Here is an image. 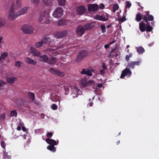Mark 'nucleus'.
I'll return each instance as SVG.
<instances>
[{
    "mask_svg": "<svg viewBox=\"0 0 159 159\" xmlns=\"http://www.w3.org/2000/svg\"><path fill=\"white\" fill-rule=\"evenodd\" d=\"M22 130H23V131H26V129L25 127H22Z\"/></svg>",
    "mask_w": 159,
    "mask_h": 159,
    "instance_id": "nucleus-61",
    "label": "nucleus"
},
{
    "mask_svg": "<svg viewBox=\"0 0 159 159\" xmlns=\"http://www.w3.org/2000/svg\"><path fill=\"white\" fill-rule=\"evenodd\" d=\"M43 2L48 6H50L52 4V0H43Z\"/></svg>",
    "mask_w": 159,
    "mask_h": 159,
    "instance_id": "nucleus-35",
    "label": "nucleus"
},
{
    "mask_svg": "<svg viewBox=\"0 0 159 159\" xmlns=\"http://www.w3.org/2000/svg\"><path fill=\"white\" fill-rule=\"evenodd\" d=\"M119 5L117 4H114L113 6V12H115L116 11L118 10L119 9Z\"/></svg>",
    "mask_w": 159,
    "mask_h": 159,
    "instance_id": "nucleus-45",
    "label": "nucleus"
},
{
    "mask_svg": "<svg viewBox=\"0 0 159 159\" xmlns=\"http://www.w3.org/2000/svg\"><path fill=\"white\" fill-rule=\"evenodd\" d=\"M102 84H98V87L99 88L102 87Z\"/></svg>",
    "mask_w": 159,
    "mask_h": 159,
    "instance_id": "nucleus-63",
    "label": "nucleus"
},
{
    "mask_svg": "<svg viewBox=\"0 0 159 159\" xmlns=\"http://www.w3.org/2000/svg\"><path fill=\"white\" fill-rule=\"evenodd\" d=\"M102 30V32L104 33L106 32V27L104 25H101L100 26Z\"/></svg>",
    "mask_w": 159,
    "mask_h": 159,
    "instance_id": "nucleus-47",
    "label": "nucleus"
},
{
    "mask_svg": "<svg viewBox=\"0 0 159 159\" xmlns=\"http://www.w3.org/2000/svg\"><path fill=\"white\" fill-rule=\"evenodd\" d=\"M71 90L74 92H77L78 91H79V89L78 88V87L75 86H72L71 88Z\"/></svg>",
    "mask_w": 159,
    "mask_h": 159,
    "instance_id": "nucleus-46",
    "label": "nucleus"
},
{
    "mask_svg": "<svg viewBox=\"0 0 159 159\" xmlns=\"http://www.w3.org/2000/svg\"><path fill=\"white\" fill-rule=\"evenodd\" d=\"M31 1L33 2L36 5H38L40 1V0H30Z\"/></svg>",
    "mask_w": 159,
    "mask_h": 159,
    "instance_id": "nucleus-48",
    "label": "nucleus"
},
{
    "mask_svg": "<svg viewBox=\"0 0 159 159\" xmlns=\"http://www.w3.org/2000/svg\"><path fill=\"white\" fill-rule=\"evenodd\" d=\"M17 129L19 131H20L21 129V127L20 126L18 125L17 127Z\"/></svg>",
    "mask_w": 159,
    "mask_h": 159,
    "instance_id": "nucleus-62",
    "label": "nucleus"
},
{
    "mask_svg": "<svg viewBox=\"0 0 159 159\" xmlns=\"http://www.w3.org/2000/svg\"><path fill=\"white\" fill-rule=\"evenodd\" d=\"M127 67L129 69L133 70L134 69L135 67L133 61H131L128 62Z\"/></svg>",
    "mask_w": 159,
    "mask_h": 159,
    "instance_id": "nucleus-26",
    "label": "nucleus"
},
{
    "mask_svg": "<svg viewBox=\"0 0 159 159\" xmlns=\"http://www.w3.org/2000/svg\"><path fill=\"white\" fill-rule=\"evenodd\" d=\"M145 25L143 21H141L139 24V28L142 32H143L146 30Z\"/></svg>",
    "mask_w": 159,
    "mask_h": 159,
    "instance_id": "nucleus-20",
    "label": "nucleus"
},
{
    "mask_svg": "<svg viewBox=\"0 0 159 159\" xmlns=\"http://www.w3.org/2000/svg\"><path fill=\"white\" fill-rule=\"evenodd\" d=\"M45 141L47 143L50 144V145L53 146L57 145L58 143V140L57 141L58 143H57L55 140L52 139H46Z\"/></svg>",
    "mask_w": 159,
    "mask_h": 159,
    "instance_id": "nucleus-14",
    "label": "nucleus"
},
{
    "mask_svg": "<svg viewBox=\"0 0 159 159\" xmlns=\"http://www.w3.org/2000/svg\"><path fill=\"white\" fill-rule=\"evenodd\" d=\"M16 79V78L15 77H12L11 78L8 77L7 78V83L12 84L14 82Z\"/></svg>",
    "mask_w": 159,
    "mask_h": 159,
    "instance_id": "nucleus-25",
    "label": "nucleus"
},
{
    "mask_svg": "<svg viewBox=\"0 0 159 159\" xmlns=\"http://www.w3.org/2000/svg\"><path fill=\"white\" fill-rule=\"evenodd\" d=\"M126 20V19L125 18V16L124 15L120 19V20L121 22H123L124 21H125Z\"/></svg>",
    "mask_w": 159,
    "mask_h": 159,
    "instance_id": "nucleus-53",
    "label": "nucleus"
},
{
    "mask_svg": "<svg viewBox=\"0 0 159 159\" xmlns=\"http://www.w3.org/2000/svg\"><path fill=\"white\" fill-rule=\"evenodd\" d=\"M93 23H87L84 25V28L85 30H89L91 29L94 26Z\"/></svg>",
    "mask_w": 159,
    "mask_h": 159,
    "instance_id": "nucleus-18",
    "label": "nucleus"
},
{
    "mask_svg": "<svg viewBox=\"0 0 159 159\" xmlns=\"http://www.w3.org/2000/svg\"><path fill=\"white\" fill-rule=\"evenodd\" d=\"M131 6V3L128 1H126V6L125 7V11L124 13H126L127 11V10L126 9V8H129Z\"/></svg>",
    "mask_w": 159,
    "mask_h": 159,
    "instance_id": "nucleus-34",
    "label": "nucleus"
},
{
    "mask_svg": "<svg viewBox=\"0 0 159 159\" xmlns=\"http://www.w3.org/2000/svg\"><path fill=\"white\" fill-rule=\"evenodd\" d=\"M133 62L135 66H139L142 62V60H139L138 61H133Z\"/></svg>",
    "mask_w": 159,
    "mask_h": 159,
    "instance_id": "nucleus-37",
    "label": "nucleus"
},
{
    "mask_svg": "<svg viewBox=\"0 0 159 159\" xmlns=\"http://www.w3.org/2000/svg\"><path fill=\"white\" fill-rule=\"evenodd\" d=\"M17 115V113L16 111L13 110L11 112L10 116H16Z\"/></svg>",
    "mask_w": 159,
    "mask_h": 159,
    "instance_id": "nucleus-44",
    "label": "nucleus"
},
{
    "mask_svg": "<svg viewBox=\"0 0 159 159\" xmlns=\"http://www.w3.org/2000/svg\"><path fill=\"white\" fill-rule=\"evenodd\" d=\"M148 11H145V14L143 15H142L141 13L139 12L137 14H136V17L135 19V20L138 22L140 21L142 19H143V16L146 15L147 12Z\"/></svg>",
    "mask_w": 159,
    "mask_h": 159,
    "instance_id": "nucleus-15",
    "label": "nucleus"
},
{
    "mask_svg": "<svg viewBox=\"0 0 159 159\" xmlns=\"http://www.w3.org/2000/svg\"><path fill=\"white\" fill-rule=\"evenodd\" d=\"M56 61V57H53L50 59H49L47 63L49 64L52 65L54 64Z\"/></svg>",
    "mask_w": 159,
    "mask_h": 159,
    "instance_id": "nucleus-21",
    "label": "nucleus"
},
{
    "mask_svg": "<svg viewBox=\"0 0 159 159\" xmlns=\"http://www.w3.org/2000/svg\"><path fill=\"white\" fill-rule=\"evenodd\" d=\"M39 59L41 61L44 62L45 63H47L49 60L48 57L46 55H44L43 56H39Z\"/></svg>",
    "mask_w": 159,
    "mask_h": 159,
    "instance_id": "nucleus-16",
    "label": "nucleus"
},
{
    "mask_svg": "<svg viewBox=\"0 0 159 159\" xmlns=\"http://www.w3.org/2000/svg\"><path fill=\"white\" fill-rule=\"evenodd\" d=\"M53 133H52L51 132H48L46 134V135L47 138H48V139H49L50 138H51L52 137V136L53 135Z\"/></svg>",
    "mask_w": 159,
    "mask_h": 159,
    "instance_id": "nucleus-51",
    "label": "nucleus"
},
{
    "mask_svg": "<svg viewBox=\"0 0 159 159\" xmlns=\"http://www.w3.org/2000/svg\"><path fill=\"white\" fill-rule=\"evenodd\" d=\"M68 33V31L65 30L61 32H57L56 35L58 38H63L65 37Z\"/></svg>",
    "mask_w": 159,
    "mask_h": 159,
    "instance_id": "nucleus-12",
    "label": "nucleus"
},
{
    "mask_svg": "<svg viewBox=\"0 0 159 159\" xmlns=\"http://www.w3.org/2000/svg\"><path fill=\"white\" fill-rule=\"evenodd\" d=\"M93 105V102H90L88 104V106L89 105L90 107H91Z\"/></svg>",
    "mask_w": 159,
    "mask_h": 159,
    "instance_id": "nucleus-60",
    "label": "nucleus"
},
{
    "mask_svg": "<svg viewBox=\"0 0 159 159\" xmlns=\"http://www.w3.org/2000/svg\"><path fill=\"white\" fill-rule=\"evenodd\" d=\"M87 79L85 78L81 80V84L84 87L87 86Z\"/></svg>",
    "mask_w": 159,
    "mask_h": 159,
    "instance_id": "nucleus-32",
    "label": "nucleus"
},
{
    "mask_svg": "<svg viewBox=\"0 0 159 159\" xmlns=\"http://www.w3.org/2000/svg\"><path fill=\"white\" fill-rule=\"evenodd\" d=\"M85 30L83 26L79 25L76 29V33L79 36L81 37L84 33Z\"/></svg>",
    "mask_w": 159,
    "mask_h": 159,
    "instance_id": "nucleus-7",
    "label": "nucleus"
},
{
    "mask_svg": "<svg viewBox=\"0 0 159 159\" xmlns=\"http://www.w3.org/2000/svg\"><path fill=\"white\" fill-rule=\"evenodd\" d=\"M51 39L47 37H45L43 38L42 39L43 44L46 43L48 44V45H49L50 47L51 46L50 43L51 42Z\"/></svg>",
    "mask_w": 159,
    "mask_h": 159,
    "instance_id": "nucleus-17",
    "label": "nucleus"
},
{
    "mask_svg": "<svg viewBox=\"0 0 159 159\" xmlns=\"http://www.w3.org/2000/svg\"><path fill=\"white\" fill-rule=\"evenodd\" d=\"M81 74H85L88 76H92V74L91 73L90 70L87 69H83L82 71L81 72Z\"/></svg>",
    "mask_w": 159,
    "mask_h": 159,
    "instance_id": "nucleus-23",
    "label": "nucleus"
},
{
    "mask_svg": "<svg viewBox=\"0 0 159 159\" xmlns=\"http://www.w3.org/2000/svg\"><path fill=\"white\" fill-rule=\"evenodd\" d=\"M115 43V40H113L112 41L110 42V43H109V44L111 45L112 44Z\"/></svg>",
    "mask_w": 159,
    "mask_h": 159,
    "instance_id": "nucleus-64",
    "label": "nucleus"
},
{
    "mask_svg": "<svg viewBox=\"0 0 159 159\" xmlns=\"http://www.w3.org/2000/svg\"><path fill=\"white\" fill-rule=\"evenodd\" d=\"M66 0H58V4L61 6H64L66 3Z\"/></svg>",
    "mask_w": 159,
    "mask_h": 159,
    "instance_id": "nucleus-41",
    "label": "nucleus"
},
{
    "mask_svg": "<svg viewBox=\"0 0 159 159\" xmlns=\"http://www.w3.org/2000/svg\"><path fill=\"white\" fill-rule=\"evenodd\" d=\"M3 151L4 153L3 154V159H10L11 158V155L8 152H6L5 150H4Z\"/></svg>",
    "mask_w": 159,
    "mask_h": 159,
    "instance_id": "nucleus-22",
    "label": "nucleus"
},
{
    "mask_svg": "<svg viewBox=\"0 0 159 159\" xmlns=\"http://www.w3.org/2000/svg\"><path fill=\"white\" fill-rule=\"evenodd\" d=\"M64 45H61V46H59L58 48H56L52 49L51 48H49L48 49L47 51H48L52 52L53 51H54V50H56L58 48H64Z\"/></svg>",
    "mask_w": 159,
    "mask_h": 159,
    "instance_id": "nucleus-33",
    "label": "nucleus"
},
{
    "mask_svg": "<svg viewBox=\"0 0 159 159\" xmlns=\"http://www.w3.org/2000/svg\"><path fill=\"white\" fill-rule=\"evenodd\" d=\"M25 59H26L25 61L28 64H30L33 65H35L37 64L36 61L31 58L27 57Z\"/></svg>",
    "mask_w": 159,
    "mask_h": 159,
    "instance_id": "nucleus-19",
    "label": "nucleus"
},
{
    "mask_svg": "<svg viewBox=\"0 0 159 159\" xmlns=\"http://www.w3.org/2000/svg\"><path fill=\"white\" fill-rule=\"evenodd\" d=\"M22 30L25 33L27 34H30L33 32L34 28L31 25H23L21 28Z\"/></svg>",
    "mask_w": 159,
    "mask_h": 159,
    "instance_id": "nucleus-4",
    "label": "nucleus"
},
{
    "mask_svg": "<svg viewBox=\"0 0 159 159\" xmlns=\"http://www.w3.org/2000/svg\"><path fill=\"white\" fill-rule=\"evenodd\" d=\"M6 84V83L2 80H0V87L4 86Z\"/></svg>",
    "mask_w": 159,
    "mask_h": 159,
    "instance_id": "nucleus-52",
    "label": "nucleus"
},
{
    "mask_svg": "<svg viewBox=\"0 0 159 159\" xmlns=\"http://www.w3.org/2000/svg\"><path fill=\"white\" fill-rule=\"evenodd\" d=\"M143 20L145 22L147 23L146 26L147 31L148 32L151 31L152 29V27L150 26V23L148 21H152L154 20L153 16L149 14V11H148L147 14L143 16Z\"/></svg>",
    "mask_w": 159,
    "mask_h": 159,
    "instance_id": "nucleus-2",
    "label": "nucleus"
},
{
    "mask_svg": "<svg viewBox=\"0 0 159 159\" xmlns=\"http://www.w3.org/2000/svg\"><path fill=\"white\" fill-rule=\"evenodd\" d=\"M22 63L20 61H17L15 63V66L17 67H19Z\"/></svg>",
    "mask_w": 159,
    "mask_h": 159,
    "instance_id": "nucleus-50",
    "label": "nucleus"
},
{
    "mask_svg": "<svg viewBox=\"0 0 159 159\" xmlns=\"http://www.w3.org/2000/svg\"><path fill=\"white\" fill-rule=\"evenodd\" d=\"M102 70H105L106 69V66H105V63H103L102 66Z\"/></svg>",
    "mask_w": 159,
    "mask_h": 159,
    "instance_id": "nucleus-56",
    "label": "nucleus"
},
{
    "mask_svg": "<svg viewBox=\"0 0 159 159\" xmlns=\"http://www.w3.org/2000/svg\"><path fill=\"white\" fill-rule=\"evenodd\" d=\"M21 7L20 1L19 0L16 1V5L15 3H12L8 12V16L9 19L13 20L18 16L25 14L30 8L28 7H23L15 14L16 10Z\"/></svg>",
    "mask_w": 159,
    "mask_h": 159,
    "instance_id": "nucleus-1",
    "label": "nucleus"
},
{
    "mask_svg": "<svg viewBox=\"0 0 159 159\" xmlns=\"http://www.w3.org/2000/svg\"><path fill=\"white\" fill-rule=\"evenodd\" d=\"M28 96L29 98L33 101L35 99V95L34 94L30 92H29L28 93Z\"/></svg>",
    "mask_w": 159,
    "mask_h": 159,
    "instance_id": "nucleus-28",
    "label": "nucleus"
},
{
    "mask_svg": "<svg viewBox=\"0 0 159 159\" xmlns=\"http://www.w3.org/2000/svg\"><path fill=\"white\" fill-rule=\"evenodd\" d=\"M68 22L67 20H60L57 22V25L59 26H62L66 25L67 24Z\"/></svg>",
    "mask_w": 159,
    "mask_h": 159,
    "instance_id": "nucleus-24",
    "label": "nucleus"
},
{
    "mask_svg": "<svg viewBox=\"0 0 159 159\" xmlns=\"http://www.w3.org/2000/svg\"><path fill=\"white\" fill-rule=\"evenodd\" d=\"M105 7L104 5L103 4H101L100 6V8L101 9H103Z\"/></svg>",
    "mask_w": 159,
    "mask_h": 159,
    "instance_id": "nucleus-58",
    "label": "nucleus"
},
{
    "mask_svg": "<svg viewBox=\"0 0 159 159\" xmlns=\"http://www.w3.org/2000/svg\"><path fill=\"white\" fill-rule=\"evenodd\" d=\"M56 75L60 77H62L65 75V74L63 72L58 70Z\"/></svg>",
    "mask_w": 159,
    "mask_h": 159,
    "instance_id": "nucleus-42",
    "label": "nucleus"
},
{
    "mask_svg": "<svg viewBox=\"0 0 159 159\" xmlns=\"http://www.w3.org/2000/svg\"><path fill=\"white\" fill-rule=\"evenodd\" d=\"M8 56V53L6 52L2 53L0 56V61L4 60Z\"/></svg>",
    "mask_w": 159,
    "mask_h": 159,
    "instance_id": "nucleus-30",
    "label": "nucleus"
},
{
    "mask_svg": "<svg viewBox=\"0 0 159 159\" xmlns=\"http://www.w3.org/2000/svg\"><path fill=\"white\" fill-rule=\"evenodd\" d=\"M43 44L42 41L41 40L40 42L36 43L35 44V46L36 48H39L42 46Z\"/></svg>",
    "mask_w": 159,
    "mask_h": 159,
    "instance_id": "nucleus-38",
    "label": "nucleus"
},
{
    "mask_svg": "<svg viewBox=\"0 0 159 159\" xmlns=\"http://www.w3.org/2000/svg\"><path fill=\"white\" fill-rule=\"evenodd\" d=\"M132 74V72L127 67L122 72L120 78V79H123L125 76L128 75L130 76Z\"/></svg>",
    "mask_w": 159,
    "mask_h": 159,
    "instance_id": "nucleus-8",
    "label": "nucleus"
},
{
    "mask_svg": "<svg viewBox=\"0 0 159 159\" xmlns=\"http://www.w3.org/2000/svg\"><path fill=\"white\" fill-rule=\"evenodd\" d=\"M87 86H92V87H93V86L95 83V82L92 80H89L87 82Z\"/></svg>",
    "mask_w": 159,
    "mask_h": 159,
    "instance_id": "nucleus-40",
    "label": "nucleus"
},
{
    "mask_svg": "<svg viewBox=\"0 0 159 159\" xmlns=\"http://www.w3.org/2000/svg\"><path fill=\"white\" fill-rule=\"evenodd\" d=\"M110 45V44H109V43L108 44H105V45H104V48H106V49H107V48H108L109 47V45Z\"/></svg>",
    "mask_w": 159,
    "mask_h": 159,
    "instance_id": "nucleus-59",
    "label": "nucleus"
},
{
    "mask_svg": "<svg viewBox=\"0 0 159 159\" xmlns=\"http://www.w3.org/2000/svg\"><path fill=\"white\" fill-rule=\"evenodd\" d=\"M100 74L102 75H104L105 74V70H100Z\"/></svg>",
    "mask_w": 159,
    "mask_h": 159,
    "instance_id": "nucleus-55",
    "label": "nucleus"
},
{
    "mask_svg": "<svg viewBox=\"0 0 159 159\" xmlns=\"http://www.w3.org/2000/svg\"><path fill=\"white\" fill-rule=\"evenodd\" d=\"M85 8L83 6H79L76 9L77 13L80 15L83 14L85 11Z\"/></svg>",
    "mask_w": 159,
    "mask_h": 159,
    "instance_id": "nucleus-13",
    "label": "nucleus"
},
{
    "mask_svg": "<svg viewBox=\"0 0 159 159\" xmlns=\"http://www.w3.org/2000/svg\"><path fill=\"white\" fill-rule=\"evenodd\" d=\"M65 92V95H67L68 94V91L69 90V89L68 86H63Z\"/></svg>",
    "mask_w": 159,
    "mask_h": 159,
    "instance_id": "nucleus-43",
    "label": "nucleus"
},
{
    "mask_svg": "<svg viewBox=\"0 0 159 159\" xmlns=\"http://www.w3.org/2000/svg\"><path fill=\"white\" fill-rule=\"evenodd\" d=\"M137 52L139 54L143 53L145 51L144 48L140 46L136 47Z\"/></svg>",
    "mask_w": 159,
    "mask_h": 159,
    "instance_id": "nucleus-27",
    "label": "nucleus"
},
{
    "mask_svg": "<svg viewBox=\"0 0 159 159\" xmlns=\"http://www.w3.org/2000/svg\"><path fill=\"white\" fill-rule=\"evenodd\" d=\"M130 57L129 56V55H127L125 57V60L127 62H129V60Z\"/></svg>",
    "mask_w": 159,
    "mask_h": 159,
    "instance_id": "nucleus-57",
    "label": "nucleus"
},
{
    "mask_svg": "<svg viewBox=\"0 0 159 159\" xmlns=\"http://www.w3.org/2000/svg\"><path fill=\"white\" fill-rule=\"evenodd\" d=\"M98 6L97 4H89L88 5V9L90 12L97 11L98 8Z\"/></svg>",
    "mask_w": 159,
    "mask_h": 159,
    "instance_id": "nucleus-9",
    "label": "nucleus"
},
{
    "mask_svg": "<svg viewBox=\"0 0 159 159\" xmlns=\"http://www.w3.org/2000/svg\"><path fill=\"white\" fill-rule=\"evenodd\" d=\"M108 18V15L107 13H105L101 16L97 15L95 16L96 19L103 21L107 20Z\"/></svg>",
    "mask_w": 159,
    "mask_h": 159,
    "instance_id": "nucleus-10",
    "label": "nucleus"
},
{
    "mask_svg": "<svg viewBox=\"0 0 159 159\" xmlns=\"http://www.w3.org/2000/svg\"><path fill=\"white\" fill-rule=\"evenodd\" d=\"M29 52L32 54L33 56L36 57H39L41 55L40 53L37 49L32 47L30 48Z\"/></svg>",
    "mask_w": 159,
    "mask_h": 159,
    "instance_id": "nucleus-11",
    "label": "nucleus"
},
{
    "mask_svg": "<svg viewBox=\"0 0 159 159\" xmlns=\"http://www.w3.org/2000/svg\"><path fill=\"white\" fill-rule=\"evenodd\" d=\"M1 145L2 147L5 150L6 148V146L5 145V143L3 141H2L1 142Z\"/></svg>",
    "mask_w": 159,
    "mask_h": 159,
    "instance_id": "nucleus-54",
    "label": "nucleus"
},
{
    "mask_svg": "<svg viewBox=\"0 0 159 159\" xmlns=\"http://www.w3.org/2000/svg\"><path fill=\"white\" fill-rule=\"evenodd\" d=\"M47 148L53 152H55L56 150V148L54 146L51 145H48L47 147Z\"/></svg>",
    "mask_w": 159,
    "mask_h": 159,
    "instance_id": "nucleus-31",
    "label": "nucleus"
},
{
    "mask_svg": "<svg viewBox=\"0 0 159 159\" xmlns=\"http://www.w3.org/2000/svg\"><path fill=\"white\" fill-rule=\"evenodd\" d=\"M63 11L62 9L59 7L56 8L54 10L53 14V16L57 18H59L62 16Z\"/></svg>",
    "mask_w": 159,
    "mask_h": 159,
    "instance_id": "nucleus-6",
    "label": "nucleus"
},
{
    "mask_svg": "<svg viewBox=\"0 0 159 159\" xmlns=\"http://www.w3.org/2000/svg\"><path fill=\"white\" fill-rule=\"evenodd\" d=\"M51 100L53 102H56L59 101L60 98L59 96L57 94H55L53 98H52ZM60 102H59V103Z\"/></svg>",
    "mask_w": 159,
    "mask_h": 159,
    "instance_id": "nucleus-29",
    "label": "nucleus"
},
{
    "mask_svg": "<svg viewBox=\"0 0 159 159\" xmlns=\"http://www.w3.org/2000/svg\"><path fill=\"white\" fill-rule=\"evenodd\" d=\"M58 71V70H56L53 68H50L49 70V71L50 73H51L55 75H56Z\"/></svg>",
    "mask_w": 159,
    "mask_h": 159,
    "instance_id": "nucleus-39",
    "label": "nucleus"
},
{
    "mask_svg": "<svg viewBox=\"0 0 159 159\" xmlns=\"http://www.w3.org/2000/svg\"><path fill=\"white\" fill-rule=\"evenodd\" d=\"M87 52L85 50H82L80 52L75 59V61L79 63L82 61L84 58L87 55Z\"/></svg>",
    "mask_w": 159,
    "mask_h": 159,
    "instance_id": "nucleus-5",
    "label": "nucleus"
},
{
    "mask_svg": "<svg viewBox=\"0 0 159 159\" xmlns=\"http://www.w3.org/2000/svg\"><path fill=\"white\" fill-rule=\"evenodd\" d=\"M48 15L47 12L45 11H42L40 15V16L38 19V21L39 22H42V23H48L46 20L48 19Z\"/></svg>",
    "mask_w": 159,
    "mask_h": 159,
    "instance_id": "nucleus-3",
    "label": "nucleus"
},
{
    "mask_svg": "<svg viewBox=\"0 0 159 159\" xmlns=\"http://www.w3.org/2000/svg\"><path fill=\"white\" fill-rule=\"evenodd\" d=\"M6 22L5 20L3 18H0V28L3 26Z\"/></svg>",
    "mask_w": 159,
    "mask_h": 159,
    "instance_id": "nucleus-36",
    "label": "nucleus"
},
{
    "mask_svg": "<svg viewBox=\"0 0 159 159\" xmlns=\"http://www.w3.org/2000/svg\"><path fill=\"white\" fill-rule=\"evenodd\" d=\"M57 106L55 104H53L51 105V108L53 110H57Z\"/></svg>",
    "mask_w": 159,
    "mask_h": 159,
    "instance_id": "nucleus-49",
    "label": "nucleus"
}]
</instances>
